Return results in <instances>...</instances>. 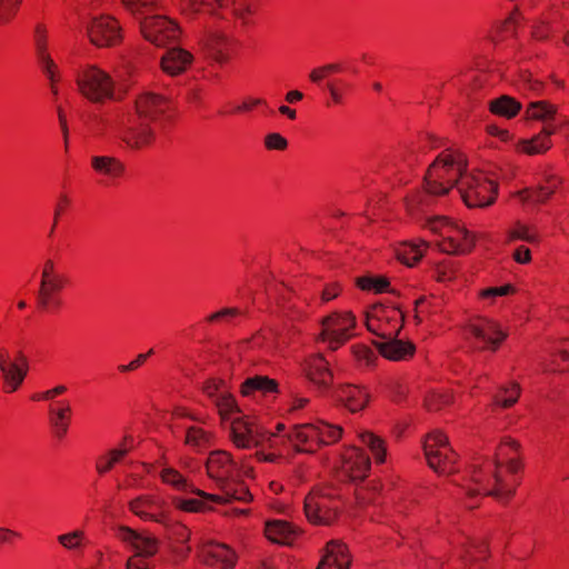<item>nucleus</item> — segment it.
Here are the masks:
<instances>
[{"instance_id": "obj_36", "label": "nucleus", "mask_w": 569, "mask_h": 569, "mask_svg": "<svg viewBox=\"0 0 569 569\" xmlns=\"http://www.w3.org/2000/svg\"><path fill=\"white\" fill-rule=\"evenodd\" d=\"M569 368V338H563L553 343L549 352L548 371H565Z\"/></svg>"}, {"instance_id": "obj_53", "label": "nucleus", "mask_w": 569, "mask_h": 569, "mask_svg": "<svg viewBox=\"0 0 569 569\" xmlns=\"http://www.w3.org/2000/svg\"><path fill=\"white\" fill-rule=\"evenodd\" d=\"M327 89L330 94V104L339 106L345 101V96L350 89V83L345 79H335L327 83Z\"/></svg>"}, {"instance_id": "obj_24", "label": "nucleus", "mask_w": 569, "mask_h": 569, "mask_svg": "<svg viewBox=\"0 0 569 569\" xmlns=\"http://www.w3.org/2000/svg\"><path fill=\"white\" fill-rule=\"evenodd\" d=\"M187 492H192L194 497L177 498L174 505L178 509L187 512H204L212 510L214 505L230 503L226 496L219 493H208L203 490L191 488Z\"/></svg>"}, {"instance_id": "obj_63", "label": "nucleus", "mask_w": 569, "mask_h": 569, "mask_svg": "<svg viewBox=\"0 0 569 569\" xmlns=\"http://www.w3.org/2000/svg\"><path fill=\"white\" fill-rule=\"evenodd\" d=\"M84 532L82 530H74L58 536L59 543L67 550H78L82 546Z\"/></svg>"}, {"instance_id": "obj_27", "label": "nucleus", "mask_w": 569, "mask_h": 569, "mask_svg": "<svg viewBox=\"0 0 569 569\" xmlns=\"http://www.w3.org/2000/svg\"><path fill=\"white\" fill-rule=\"evenodd\" d=\"M194 56L190 51L180 47H173L163 53L160 66L164 73L176 77L184 73L192 66Z\"/></svg>"}, {"instance_id": "obj_48", "label": "nucleus", "mask_w": 569, "mask_h": 569, "mask_svg": "<svg viewBox=\"0 0 569 569\" xmlns=\"http://www.w3.org/2000/svg\"><path fill=\"white\" fill-rule=\"evenodd\" d=\"M513 293H516V287L510 283H506L502 286L481 289L478 297L485 305H493L499 298L511 296Z\"/></svg>"}, {"instance_id": "obj_29", "label": "nucleus", "mask_w": 569, "mask_h": 569, "mask_svg": "<svg viewBox=\"0 0 569 569\" xmlns=\"http://www.w3.org/2000/svg\"><path fill=\"white\" fill-rule=\"evenodd\" d=\"M350 562L347 546L340 541H330L317 569H348Z\"/></svg>"}, {"instance_id": "obj_59", "label": "nucleus", "mask_w": 569, "mask_h": 569, "mask_svg": "<svg viewBox=\"0 0 569 569\" xmlns=\"http://www.w3.org/2000/svg\"><path fill=\"white\" fill-rule=\"evenodd\" d=\"M54 262L51 259L46 260L42 271H41V281L43 289L46 287L50 288H59V279H63L62 276L54 272Z\"/></svg>"}, {"instance_id": "obj_35", "label": "nucleus", "mask_w": 569, "mask_h": 569, "mask_svg": "<svg viewBox=\"0 0 569 569\" xmlns=\"http://www.w3.org/2000/svg\"><path fill=\"white\" fill-rule=\"evenodd\" d=\"M357 437L360 443L370 450L377 465L387 462L388 450L385 439L369 430L358 431Z\"/></svg>"}, {"instance_id": "obj_12", "label": "nucleus", "mask_w": 569, "mask_h": 569, "mask_svg": "<svg viewBox=\"0 0 569 569\" xmlns=\"http://www.w3.org/2000/svg\"><path fill=\"white\" fill-rule=\"evenodd\" d=\"M466 336L477 349L495 352L507 339L508 332L492 319L476 317L468 322Z\"/></svg>"}, {"instance_id": "obj_15", "label": "nucleus", "mask_w": 569, "mask_h": 569, "mask_svg": "<svg viewBox=\"0 0 569 569\" xmlns=\"http://www.w3.org/2000/svg\"><path fill=\"white\" fill-rule=\"evenodd\" d=\"M174 117L173 103L167 98L144 92V121L150 122V128H144V144L152 141L160 131Z\"/></svg>"}, {"instance_id": "obj_6", "label": "nucleus", "mask_w": 569, "mask_h": 569, "mask_svg": "<svg viewBox=\"0 0 569 569\" xmlns=\"http://www.w3.org/2000/svg\"><path fill=\"white\" fill-rule=\"evenodd\" d=\"M343 429L325 420L293 425L288 430V442L292 450L302 453H313L322 446L339 441Z\"/></svg>"}, {"instance_id": "obj_23", "label": "nucleus", "mask_w": 569, "mask_h": 569, "mask_svg": "<svg viewBox=\"0 0 569 569\" xmlns=\"http://www.w3.org/2000/svg\"><path fill=\"white\" fill-rule=\"evenodd\" d=\"M559 131L556 123H548L531 138H520L513 143V151L517 154L538 156L546 153L551 147V136Z\"/></svg>"}, {"instance_id": "obj_45", "label": "nucleus", "mask_w": 569, "mask_h": 569, "mask_svg": "<svg viewBox=\"0 0 569 569\" xmlns=\"http://www.w3.org/2000/svg\"><path fill=\"white\" fill-rule=\"evenodd\" d=\"M460 550H458L459 557L465 559V561L472 562L479 561L487 558V547L485 543H476L469 541L467 538H461L459 542Z\"/></svg>"}, {"instance_id": "obj_14", "label": "nucleus", "mask_w": 569, "mask_h": 569, "mask_svg": "<svg viewBox=\"0 0 569 569\" xmlns=\"http://www.w3.org/2000/svg\"><path fill=\"white\" fill-rule=\"evenodd\" d=\"M339 502L327 488H315L305 498L307 519L316 525H330L338 513Z\"/></svg>"}, {"instance_id": "obj_58", "label": "nucleus", "mask_w": 569, "mask_h": 569, "mask_svg": "<svg viewBox=\"0 0 569 569\" xmlns=\"http://www.w3.org/2000/svg\"><path fill=\"white\" fill-rule=\"evenodd\" d=\"M438 300L433 297L427 298L421 297L416 300L415 311L416 319L418 322L423 321L425 317L428 315L435 313L437 311Z\"/></svg>"}, {"instance_id": "obj_47", "label": "nucleus", "mask_w": 569, "mask_h": 569, "mask_svg": "<svg viewBox=\"0 0 569 569\" xmlns=\"http://www.w3.org/2000/svg\"><path fill=\"white\" fill-rule=\"evenodd\" d=\"M50 423L56 430V435L62 438L68 431V419L71 408L68 403H62L58 409L50 408Z\"/></svg>"}, {"instance_id": "obj_31", "label": "nucleus", "mask_w": 569, "mask_h": 569, "mask_svg": "<svg viewBox=\"0 0 569 569\" xmlns=\"http://www.w3.org/2000/svg\"><path fill=\"white\" fill-rule=\"evenodd\" d=\"M558 107L548 100L531 101L525 109L523 117L529 121H540L543 126L556 123Z\"/></svg>"}, {"instance_id": "obj_55", "label": "nucleus", "mask_w": 569, "mask_h": 569, "mask_svg": "<svg viewBox=\"0 0 569 569\" xmlns=\"http://www.w3.org/2000/svg\"><path fill=\"white\" fill-rule=\"evenodd\" d=\"M522 20V13L519 7H515L508 17H506L502 21H500L498 26V30L505 36L513 34L518 27L520 26Z\"/></svg>"}, {"instance_id": "obj_32", "label": "nucleus", "mask_w": 569, "mask_h": 569, "mask_svg": "<svg viewBox=\"0 0 569 569\" xmlns=\"http://www.w3.org/2000/svg\"><path fill=\"white\" fill-rule=\"evenodd\" d=\"M213 432L201 423L186 426L184 443L196 451H201L213 445Z\"/></svg>"}, {"instance_id": "obj_13", "label": "nucleus", "mask_w": 569, "mask_h": 569, "mask_svg": "<svg viewBox=\"0 0 569 569\" xmlns=\"http://www.w3.org/2000/svg\"><path fill=\"white\" fill-rule=\"evenodd\" d=\"M357 320L351 311H336L322 320L320 339L332 350L356 335Z\"/></svg>"}, {"instance_id": "obj_62", "label": "nucleus", "mask_w": 569, "mask_h": 569, "mask_svg": "<svg viewBox=\"0 0 569 569\" xmlns=\"http://www.w3.org/2000/svg\"><path fill=\"white\" fill-rule=\"evenodd\" d=\"M560 184L561 179L557 174L547 173L543 181L538 187L542 200L546 202L557 191Z\"/></svg>"}, {"instance_id": "obj_50", "label": "nucleus", "mask_w": 569, "mask_h": 569, "mask_svg": "<svg viewBox=\"0 0 569 569\" xmlns=\"http://www.w3.org/2000/svg\"><path fill=\"white\" fill-rule=\"evenodd\" d=\"M122 142L131 149H138L140 144V128L137 119L132 116L128 118V121L123 123V128L120 133Z\"/></svg>"}, {"instance_id": "obj_40", "label": "nucleus", "mask_w": 569, "mask_h": 569, "mask_svg": "<svg viewBox=\"0 0 569 569\" xmlns=\"http://www.w3.org/2000/svg\"><path fill=\"white\" fill-rule=\"evenodd\" d=\"M507 240H519L531 244H537L540 242V234L536 226L528 224L518 220L513 222L507 230Z\"/></svg>"}, {"instance_id": "obj_17", "label": "nucleus", "mask_w": 569, "mask_h": 569, "mask_svg": "<svg viewBox=\"0 0 569 569\" xmlns=\"http://www.w3.org/2000/svg\"><path fill=\"white\" fill-rule=\"evenodd\" d=\"M370 468L371 460L360 447L346 446L342 448L337 469L343 480H363L369 475Z\"/></svg>"}, {"instance_id": "obj_57", "label": "nucleus", "mask_w": 569, "mask_h": 569, "mask_svg": "<svg viewBox=\"0 0 569 569\" xmlns=\"http://www.w3.org/2000/svg\"><path fill=\"white\" fill-rule=\"evenodd\" d=\"M242 315L241 309L236 307L223 308L210 313L206 321L209 323H230Z\"/></svg>"}, {"instance_id": "obj_28", "label": "nucleus", "mask_w": 569, "mask_h": 569, "mask_svg": "<svg viewBox=\"0 0 569 569\" xmlns=\"http://www.w3.org/2000/svg\"><path fill=\"white\" fill-rule=\"evenodd\" d=\"M117 538L134 553L127 560L126 569H142V536L126 525L116 528Z\"/></svg>"}, {"instance_id": "obj_2", "label": "nucleus", "mask_w": 569, "mask_h": 569, "mask_svg": "<svg viewBox=\"0 0 569 569\" xmlns=\"http://www.w3.org/2000/svg\"><path fill=\"white\" fill-rule=\"evenodd\" d=\"M467 158L457 149L441 151L425 176V189L432 196H445L460 183L467 171Z\"/></svg>"}, {"instance_id": "obj_33", "label": "nucleus", "mask_w": 569, "mask_h": 569, "mask_svg": "<svg viewBox=\"0 0 569 569\" xmlns=\"http://www.w3.org/2000/svg\"><path fill=\"white\" fill-rule=\"evenodd\" d=\"M240 392L243 397H251L256 395H269L278 392V382L266 376H254L247 378L240 387Z\"/></svg>"}, {"instance_id": "obj_46", "label": "nucleus", "mask_w": 569, "mask_h": 569, "mask_svg": "<svg viewBox=\"0 0 569 569\" xmlns=\"http://www.w3.org/2000/svg\"><path fill=\"white\" fill-rule=\"evenodd\" d=\"M213 403L222 420L232 421L233 418L241 416L240 409L230 391H227L226 395L217 398Z\"/></svg>"}, {"instance_id": "obj_11", "label": "nucleus", "mask_w": 569, "mask_h": 569, "mask_svg": "<svg viewBox=\"0 0 569 569\" xmlns=\"http://www.w3.org/2000/svg\"><path fill=\"white\" fill-rule=\"evenodd\" d=\"M365 325L377 337L396 338L403 325V313L393 306L373 305L365 312Z\"/></svg>"}, {"instance_id": "obj_44", "label": "nucleus", "mask_w": 569, "mask_h": 569, "mask_svg": "<svg viewBox=\"0 0 569 569\" xmlns=\"http://www.w3.org/2000/svg\"><path fill=\"white\" fill-rule=\"evenodd\" d=\"M453 396L443 389L430 390L426 393L423 406L428 411H439L452 402Z\"/></svg>"}, {"instance_id": "obj_1", "label": "nucleus", "mask_w": 569, "mask_h": 569, "mask_svg": "<svg viewBox=\"0 0 569 569\" xmlns=\"http://www.w3.org/2000/svg\"><path fill=\"white\" fill-rule=\"evenodd\" d=\"M521 469L520 445L511 437H503L495 458L477 460L469 470V478L461 485L471 500L492 496L499 501L511 499L519 486L518 472Z\"/></svg>"}, {"instance_id": "obj_51", "label": "nucleus", "mask_w": 569, "mask_h": 569, "mask_svg": "<svg viewBox=\"0 0 569 569\" xmlns=\"http://www.w3.org/2000/svg\"><path fill=\"white\" fill-rule=\"evenodd\" d=\"M60 287L59 288H50L46 287L43 289L42 283H40V288L38 291V305L40 308L44 310H49L50 308H59L61 301L56 297V293L62 290L64 286V279H59Z\"/></svg>"}, {"instance_id": "obj_60", "label": "nucleus", "mask_w": 569, "mask_h": 569, "mask_svg": "<svg viewBox=\"0 0 569 569\" xmlns=\"http://www.w3.org/2000/svg\"><path fill=\"white\" fill-rule=\"evenodd\" d=\"M227 391H229V388L227 382L222 379L210 378L203 385V392L212 400V402L222 395H226Z\"/></svg>"}, {"instance_id": "obj_21", "label": "nucleus", "mask_w": 569, "mask_h": 569, "mask_svg": "<svg viewBox=\"0 0 569 569\" xmlns=\"http://www.w3.org/2000/svg\"><path fill=\"white\" fill-rule=\"evenodd\" d=\"M259 447L266 448L269 451L259 450L256 457L259 461L277 462L289 455L292 447L288 442V431L283 423H278L274 432H267L263 430V442Z\"/></svg>"}, {"instance_id": "obj_22", "label": "nucleus", "mask_w": 569, "mask_h": 569, "mask_svg": "<svg viewBox=\"0 0 569 569\" xmlns=\"http://www.w3.org/2000/svg\"><path fill=\"white\" fill-rule=\"evenodd\" d=\"M87 33L97 47H112L120 40V27L110 16L92 18L87 26Z\"/></svg>"}, {"instance_id": "obj_16", "label": "nucleus", "mask_w": 569, "mask_h": 569, "mask_svg": "<svg viewBox=\"0 0 569 569\" xmlns=\"http://www.w3.org/2000/svg\"><path fill=\"white\" fill-rule=\"evenodd\" d=\"M204 57L219 64L228 63L238 48V40L222 30L208 31L199 42Z\"/></svg>"}, {"instance_id": "obj_7", "label": "nucleus", "mask_w": 569, "mask_h": 569, "mask_svg": "<svg viewBox=\"0 0 569 569\" xmlns=\"http://www.w3.org/2000/svg\"><path fill=\"white\" fill-rule=\"evenodd\" d=\"M183 12H208L221 19L234 18L242 26L251 23L259 8V0H180Z\"/></svg>"}, {"instance_id": "obj_41", "label": "nucleus", "mask_w": 569, "mask_h": 569, "mask_svg": "<svg viewBox=\"0 0 569 569\" xmlns=\"http://www.w3.org/2000/svg\"><path fill=\"white\" fill-rule=\"evenodd\" d=\"M516 89L523 96H539L545 90V82L527 70H521L513 81Z\"/></svg>"}, {"instance_id": "obj_52", "label": "nucleus", "mask_w": 569, "mask_h": 569, "mask_svg": "<svg viewBox=\"0 0 569 569\" xmlns=\"http://www.w3.org/2000/svg\"><path fill=\"white\" fill-rule=\"evenodd\" d=\"M162 482L173 487L179 491H188L191 488V483L176 469L163 468L159 473Z\"/></svg>"}, {"instance_id": "obj_61", "label": "nucleus", "mask_w": 569, "mask_h": 569, "mask_svg": "<svg viewBox=\"0 0 569 569\" xmlns=\"http://www.w3.org/2000/svg\"><path fill=\"white\" fill-rule=\"evenodd\" d=\"M355 359L363 366H371L377 360L373 349L366 345L357 343L351 347Z\"/></svg>"}, {"instance_id": "obj_56", "label": "nucleus", "mask_w": 569, "mask_h": 569, "mask_svg": "<svg viewBox=\"0 0 569 569\" xmlns=\"http://www.w3.org/2000/svg\"><path fill=\"white\" fill-rule=\"evenodd\" d=\"M357 284L361 290L381 293L388 290L389 281L382 277H361Z\"/></svg>"}, {"instance_id": "obj_4", "label": "nucleus", "mask_w": 569, "mask_h": 569, "mask_svg": "<svg viewBox=\"0 0 569 569\" xmlns=\"http://www.w3.org/2000/svg\"><path fill=\"white\" fill-rule=\"evenodd\" d=\"M425 228L436 237V246L445 253H469L477 242L475 232L469 231L463 223L448 217L437 216L428 218Z\"/></svg>"}, {"instance_id": "obj_9", "label": "nucleus", "mask_w": 569, "mask_h": 569, "mask_svg": "<svg viewBox=\"0 0 569 569\" xmlns=\"http://www.w3.org/2000/svg\"><path fill=\"white\" fill-rule=\"evenodd\" d=\"M423 451L429 467L436 472L451 475L458 470V455L442 431L433 430L427 435Z\"/></svg>"}, {"instance_id": "obj_20", "label": "nucleus", "mask_w": 569, "mask_h": 569, "mask_svg": "<svg viewBox=\"0 0 569 569\" xmlns=\"http://www.w3.org/2000/svg\"><path fill=\"white\" fill-rule=\"evenodd\" d=\"M302 376L319 391H327L333 382L329 362L320 353L308 355L300 363Z\"/></svg>"}, {"instance_id": "obj_26", "label": "nucleus", "mask_w": 569, "mask_h": 569, "mask_svg": "<svg viewBox=\"0 0 569 569\" xmlns=\"http://www.w3.org/2000/svg\"><path fill=\"white\" fill-rule=\"evenodd\" d=\"M199 557L206 566L213 569H231L236 562L234 551L229 546L219 542L203 545Z\"/></svg>"}, {"instance_id": "obj_30", "label": "nucleus", "mask_w": 569, "mask_h": 569, "mask_svg": "<svg viewBox=\"0 0 569 569\" xmlns=\"http://www.w3.org/2000/svg\"><path fill=\"white\" fill-rule=\"evenodd\" d=\"M264 535L272 542L291 545L298 536V530L288 521L270 520L266 522Z\"/></svg>"}, {"instance_id": "obj_54", "label": "nucleus", "mask_w": 569, "mask_h": 569, "mask_svg": "<svg viewBox=\"0 0 569 569\" xmlns=\"http://www.w3.org/2000/svg\"><path fill=\"white\" fill-rule=\"evenodd\" d=\"M34 46L38 62L50 64L49 58L51 57L47 49V30L42 24H38L34 29Z\"/></svg>"}, {"instance_id": "obj_19", "label": "nucleus", "mask_w": 569, "mask_h": 569, "mask_svg": "<svg viewBox=\"0 0 569 569\" xmlns=\"http://www.w3.org/2000/svg\"><path fill=\"white\" fill-rule=\"evenodd\" d=\"M231 440L242 449L259 447L263 442V428L256 417L241 415L231 421Z\"/></svg>"}, {"instance_id": "obj_39", "label": "nucleus", "mask_w": 569, "mask_h": 569, "mask_svg": "<svg viewBox=\"0 0 569 569\" xmlns=\"http://www.w3.org/2000/svg\"><path fill=\"white\" fill-rule=\"evenodd\" d=\"M93 170L114 180L124 173V164L117 158L108 156H93L91 158Z\"/></svg>"}, {"instance_id": "obj_10", "label": "nucleus", "mask_w": 569, "mask_h": 569, "mask_svg": "<svg viewBox=\"0 0 569 569\" xmlns=\"http://www.w3.org/2000/svg\"><path fill=\"white\" fill-rule=\"evenodd\" d=\"M76 83L80 93L92 102L101 103L107 99H116L113 79L96 66H88L78 72Z\"/></svg>"}, {"instance_id": "obj_25", "label": "nucleus", "mask_w": 569, "mask_h": 569, "mask_svg": "<svg viewBox=\"0 0 569 569\" xmlns=\"http://www.w3.org/2000/svg\"><path fill=\"white\" fill-rule=\"evenodd\" d=\"M335 398L349 412L358 413L367 408L371 396L363 386L345 383L336 388Z\"/></svg>"}, {"instance_id": "obj_49", "label": "nucleus", "mask_w": 569, "mask_h": 569, "mask_svg": "<svg viewBox=\"0 0 569 569\" xmlns=\"http://www.w3.org/2000/svg\"><path fill=\"white\" fill-rule=\"evenodd\" d=\"M510 199L525 208L533 207L539 203H545V200H542L539 189H535L531 187H526L520 190L511 192Z\"/></svg>"}, {"instance_id": "obj_43", "label": "nucleus", "mask_w": 569, "mask_h": 569, "mask_svg": "<svg viewBox=\"0 0 569 569\" xmlns=\"http://www.w3.org/2000/svg\"><path fill=\"white\" fill-rule=\"evenodd\" d=\"M129 452V448L124 445L109 450L107 453L98 457L96 461V470L103 476L109 472L118 462H120Z\"/></svg>"}, {"instance_id": "obj_42", "label": "nucleus", "mask_w": 569, "mask_h": 569, "mask_svg": "<svg viewBox=\"0 0 569 569\" xmlns=\"http://www.w3.org/2000/svg\"><path fill=\"white\" fill-rule=\"evenodd\" d=\"M520 393V385L516 381H509L498 389L493 398V403L500 408H510L518 401Z\"/></svg>"}, {"instance_id": "obj_3", "label": "nucleus", "mask_w": 569, "mask_h": 569, "mask_svg": "<svg viewBox=\"0 0 569 569\" xmlns=\"http://www.w3.org/2000/svg\"><path fill=\"white\" fill-rule=\"evenodd\" d=\"M208 477L213 480L229 502H249L252 496L243 482L239 481V469L232 456L226 450H213L206 461Z\"/></svg>"}, {"instance_id": "obj_18", "label": "nucleus", "mask_w": 569, "mask_h": 569, "mask_svg": "<svg viewBox=\"0 0 569 569\" xmlns=\"http://www.w3.org/2000/svg\"><path fill=\"white\" fill-rule=\"evenodd\" d=\"M28 370V359L22 351H18L14 360H12L9 351L0 348V372L4 392L12 393L17 391L23 383Z\"/></svg>"}, {"instance_id": "obj_5", "label": "nucleus", "mask_w": 569, "mask_h": 569, "mask_svg": "<svg viewBox=\"0 0 569 569\" xmlns=\"http://www.w3.org/2000/svg\"><path fill=\"white\" fill-rule=\"evenodd\" d=\"M498 169H479L466 171L458 184V191L468 208H487L492 206L499 192Z\"/></svg>"}, {"instance_id": "obj_38", "label": "nucleus", "mask_w": 569, "mask_h": 569, "mask_svg": "<svg viewBox=\"0 0 569 569\" xmlns=\"http://www.w3.org/2000/svg\"><path fill=\"white\" fill-rule=\"evenodd\" d=\"M488 109L497 117L513 119L521 111L522 104L517 99L502 94L498 98L491 99L488 102Z\"/></svg>"}, {"instance_id": "obj_37", "label": "nucleus", "mask_w": 569, "mask_h": 569, "mask_svg": "<svg viewBox=\"0 0 569 569\" xmlns=\"http://www.w3.org/2000/svg\"><path fill=\"white\" fill-rule=\"evenodd\" d=\"M428 249L423 240H409L399 243L396 248L397 258L407 266L417 263Z\"/></svg>"}, {"instance_id": "obj_64", "label": "nucleus", "mask_w": 569, "mask_h": 569, "mask_svg": "<svg viewBox=\"0 0 569 569\" xmlns=\"http://www.w3.org/2000/svg\"><path fill=\"white\" fill-rule=\"evenodd\" d=\"M552 32L553 29L548 18L536 20L531 27V37L538 41L547 40Z\"/></svg>"}, {"instance_id": "obj_8", "label": "nucleus", "mask_w": 569, "mask_h": 569, "mask_svg": "<svg viewBox=\"0 0 569 569\" xmlns=\"http://www.w3.org/2000/svg\"><path fill=\"white\" fill-rule=\"evenodd\" d=\"M160 0H144V40L163 47L180 38L181 30L177 22L162 13Z\"/></svg>"}, {"instance_id": "obj_34", "label": "nucleus", "mask_w": 569, "mask_h": 569, "mask_svg": "<svg viewBox=\"0 0 569 569\" xmlns=\"http://www.w3.org/2000/svg\"><path fill=\"white\" fill-rule=\"evenodd\" d=\"M386 340V342L379 345V351L385 358L392 361H401L413 356L415 346L411 342L397 340L396 338Z\"/></svg>"}]
</instances>
